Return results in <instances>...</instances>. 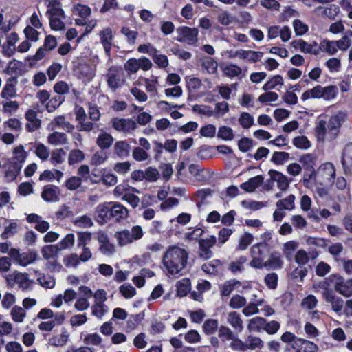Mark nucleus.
<instances>
[{
  "label": "nucleus",
  "mask_w": 352,
  "mask_h": 352,
  "mask_svg": "<svg viewBox=\"0 0 352 352\" xmlns=\"http://www.w3.org/2000/svg\"><path fill=\"white\" fill-rule=\"evenodd\" d=\"M227 322L236 333L243 331L244 328L243 322L239 313L236 311L229 312L227 316Z\"/></svg>",
  "instance_id": "4468645a"
},
{
  "label": "nucleus",
  "mask_w": 352,
  "mask_h": 352,
  "mask_svg": "<svg viewBox=\"0 0 352 352\" xmlns=\"http://www.w3.org/2000/svg\"><path fill=\"white\" fill-rule=\"evenodd\" d=\"M113 141L114 139L111 134L102 131L97 138L96 144L102 150H106L112 146Z\"/></svg>",
  "instance_id": "cd10ccee"
},
{
  "label": "nucleus",
  "mask_w": 352,
  "mask_h": 352,
  "mask_svg": "<svg viewBox=\"0 0 352 352\" xmlns=\"http://www.w3.org/2000/svg\"><path fill=\"white\" fill-rule=\"evenodd\" d=\"M247 349L250 350H255L256 349H261L263 346V342L261 339L256 336H248L245 339Z\"/></svg>",
  "instance_id": "a19ab883"
},
{
  "label": "nucleus",
  "mask_w": 352,
  "mask_h": 352,
  "mask_svg": "<svg viewBox=\"0 0 352 352\" xmlns=\"http://www.w3.org/2000/svg\"><path fill=\"white\" fill-rule=\"evenodd\" d=\"M91 311L94 316L102 318L109 311V308L104 304L94 303L91 307Z\"/></svg>",
  "instance_id": "5fc2aeb1"
},
{
  "label": "nucleus",
  "mask_w": 352,
  "mask_h": 352,
  "mask_svg": "<svg viewBox=\"0 0 352 352\" xmlns=\"http://www.w3.org/2000/svg\"><path fill=\"white\" fill-rule=\"evenodd\" d=\"M271 252L270 245L265 243H258L253 245L250 248L252 260L250 265L255 269H262L264 265L265 258Z\"/></svg>",
  "instance_id": "f03ea898"
},
{
  "label": "nucleus",
  "mask_w": 352,
  "mask_h": 352,
  "mask_svg": "<svg viewBox=\"0 0 352 352\" xmlns=\"http://www.w3.org/2000/svg\"><path fill=\"white\" fill-rule=\"evenodd\" d=\"M292 348L295 352H317L318 346L313 342L298 338L292 344Z\"/></svg>",
  "instance_id": "f8f14e48"
},
{
  "label": "nucleus",
  "mask_w": 352,
  "mask_h": 352,
  "mask_svg": "<svg viewBox=\"0 0 352 352\" xmlns=\"http://www.w3.org/2000/svg\"><path fill=\"white\" fill-rule=\"evenodd\" d=\"M60 191L57 186L47 185L41 193L42 199L47 202H56L59 200Z\"/></svg>",
  "instance_id": "ddd939ff"
},
{
  "label": "nucleus",
  "mask_w": 352,
  "mask_h": 352,
  "mask_svg": "<svg viewBox=\"0 0 352 352\" xmlns=\"http://www.w3.org/2000/svg\"><path fill=\"white\" fill-rule=\"evenodd\" d=\"M294 201L295 196L293 195H289L285 199L278 201L276 203V206L279 210H292L294 208Z\"/></svg>",
  "instance_id": "4c0bfd02"
},
{
  "label": "nucleus",
  "mask_w": 352,
  "mask_h": 352,
  "mask_svg": "<svg viewBox=\"0 0 352 352\" xmlns=\"http://www.w3.org/2000/svg\"><path fill=\"white\" fill-rule=\"evenodd\" d=\"M85 159V154L81 150L74 149L72 150L68 156V163L69 165H73L81 162Z\"/></svg>",
  "instance_id": "c03bdc74"
},
{
  "label": "nucleus",
  "mask_w": 352,
  "mask_h": 352,
  "mask_svg": "<svg viewBox=\"0 0 352 352\" xmlns=\"http://www.w3.org/2000/svg\"><path fill=\"white\" fill-rule=\"evenodd\" d=\"M310 98H323L324 100L330 99V87H323L317 85L311 89L304 92L301 96V100H307Z\"/></svg>",
  "instance_id": "6e6552de"
},
{
  "label": "nucleus",
  "mask_w": 352,
  "mask_h": 352,
  "mask_svg": "<svg viewBox=\"0 0 352 352\" xmlns=\"http://www.w3.org/2000/svg\"><path fill=\"white\" fill-rule=\"evenodd\" d=\"M83 342L86 345L98 346L102 342L100 336L96 333L85 335Z\"/></svg>",
  "instance_id": "0e129e2a"
},
{
  "label": "nucleus",
  "mask_w": 352,
  "mask_h": 352,
  "mask_svg": "<svg viewBox=\"0 0 352 352\" xmlns=\"http://www.w3.org/2000/svg\"><path fill=\"white\" fill-rule=\"evenodd\" d=\"M342 163L344 171L352 173V143L346 145L342 153Z\"/></svg>",
  "instance_id": "412c9836"
},
{
  "label": "nucleus",
  "mask_w": 352,
  "mask_h": 352,
  "mask_svg": "<svg viewBox=\"0 0 352 352\" xmlns=\"http://www.w3.org/2000/svg\"><path fill=\"white\" fill-rule=\"evenodd\" d=\"M289 158V153L283 151H275L273 153L271 161L276 164H283Z\"/></svg>",
  "instance_id": "8fccbe9b"
},
{
  "label": "nucleus",
  "mask_w": 352,
  "mask_h": 352,
  "mask_svg": "<svg viewBox=\"0 0 352 352\" xmlns=\"http://www.w3.org/2000/svg\"><path fill=\"white\" fill-rule=\"evenodd\" d=\"M122 72L116 68L111 67L107 75V85L109 87L115 91L120 87L122 84Z\"/></svg>",
  "instance_id": "9b49d317"
},
{
  "label": "nucleus",
  "mask_w": 352,
  "mask_h": 352,
  "mask_svg": "<svg viewBox=\"0 0 352 352\" xmlns=\"http://www.w3.org/2000/svg\"><path fill=\"white\" fill-rule=\"evenodd\" d=\"M283 84V79L280 75H276L269 80L263 86V90L267 91L274 89L277 85H282Z\"/></svg>",
  "instance_id": "603ef678"
},
{
  "label": "nucleus",
  "mask_w": 352,
  "mask_h": 352,
  "mask_svg": "<svg viewBox=\"0 0 352 352\" xmlns=\"http://www.w3.org/2000/svg\"><path fill=\"white\" fill-rule=\"evenodd\" d=\"M37 257V254L33 252H23L19 256L17 263L21 266H27L32 263Z\"/></svg>",
  "instance_id": "e433bc0d"
},
{
  "label": "nucleus",
  "mask_w": 352,
  "mask_h": 352,
  "mask_svg": "<svg viewBox=\"0 0 352 352\" xmlns=\"http://www.w3.org/2000/svg\"><path fill=\"white\" fill-rule=\"evenodd\" d=\"M74 223L76 226L82 228H91L93 225V221L88 215L79 216L75 218Z\"/></svg>",
  "instance_id": "09e8293b"
},
{
  "label": "nucleus",
  "mask_w": 352,
  "mask_h": 352,
  "mask_svg": "<svg viewBox=\"0 0 352 352\" xmlns=\"http://www.w3.org/2000/svg\"><path fill=\"white\" fill-rule=\"evenodd\" d=\"M73 14L81 18L87 19L90 16L91 10L89 7L82 4H77L73 8Z\"/></svg>",
  "instance_id": "37998d69"
},
{
  "label": "nucleus",
  "mask_w": 352,
  "mask_h": 352,
  "mask_svg": "<svg viewBox=\"0 0 352 352\" xmlns=\"http://www.w3.org/2000/svg\"><path fill=\"white\" fill-rule=\"evenodd\" d=\"M65 152L63 148L54 150L51 153L50 162L54 166L60 164L64 162Z\"/></svg>",
  "instance_id": "de8ad7c7"
},
{
  "label": "nucleus",
  "mask_w": 352,
  "mask_h": 352,
  "mask_svg": "<svg viewBox=\"0 0 352 352\" xmlns=\"http://www.w3.org/2000/svg\"><path fill=\"white\" fill-rule=\"evenodd\" d=\"M219 322L215 319H208L206 320L203 324V329L204 332L210 335L214 333L218 329Z\"/></svg>",
  "instance_id": "680f3d73"
},
{
  "label": "nucleus",
  "mask_w": 352,
  "mask_h": 352,
  "mask_svg": "<svg viewBox=\"0 0 352 352\" xmlns=\"http://www.w3.org/2000/svg\"><path fill=\"white\" fill-rule=\"evenodd\" d=\"M131 237V232L128 230H123L115 234V238L120 246H124L131 243L133 241Z\"/></svg>",
  "instance_id": "72a5a7b5"
},
{
  "label": "nucleus",
  "mask_w": 352,
  "mask_h": 352,
  "mask_svg": "<svg viewBox=\"0 0 352 352\" xmlns=\"http://www.w3.org/2000/svg\"><path fill=\"white\" fill-rule=\"evenodd\" d=\"M269 175H270L271 179L277 183V186L280 190H285L287 189L291 180H289L285 175L274 170H270Z\"/></svg>",
  "instance_id": "a211bd4d"
},
{
  "label": "nucleus",
  "mask_w": 352,
  "mask_h": 352,
  "mask_svg": "<svg viewBox=\"0 0 352 352\" xmlns=\"http://www.w3.org/2000/svg\"><path fill=\"white\" fill-rule=\"evenodd\" d=\"M65 100V97L60 95H56L52 97L46 104V109L48 112H53L58 108Z\"/></svg>",
  "instance_id": "79ce46f5"
},
{
  "label": "nucleus",
  "mask_w": 352,
  "mask_h": 352,
  "mask_svg": "<svg viewBox=\"0 0 352 352\" xmlns=\"http://www.w3.org/2000/svg\"><path fill=\"white\" fill-rule=\"evenodd\" d=\"M188 253L184 248L174 245L170 247L163 256V265L172 275L180 273L187 265Z\"/></svg>",
  "instance_id": "f257e3e1"
},
{
  "label": "nucleus",
  "mask_w": 352,
  "mask_h": 352,
  "mask_svg": "<svg viewBox=\"0 0 352 352\" xmlns=\"http://www.w3.org/2000/svg\"><path fill=\"white\" fill-rule=\"evenodd\" d=\"M25 118L28 120L26 129L28 131H34L41 126V121L37 118V113L34 110L29 109L25 113Z\"/></svg>",
  "instance_id": "f3484780"
},
{
  "label": "nucleus",
  "mask_w": 352,
  "mask_h": 352,
  "mask_svg": "<svg viewBox=\"0 0 352 352\" xmlns=\"http://www.w3.org/2000/svg\"><path fill=\"white\" fill-rule=\"evenodd\" d=\"M49 14L50 25L52 30L61 31L65 29V23L62 21L64 18V11L62 8L53 6L47 10Z\"/></svg>",
  "instance_id": "20e7f679"
},
{
  "label": "nucleus",
  "mask_w": 352,
  "mask_h": 352,
  "mask_svg": "<svg viewBox=\"0 0 352 352\" xmlns=\"http://www.w3.org/2000/svg\"><path fill=\"white\" fill-rule=\"evenodd\" d=\"M218 335L221 340L224 342L235 339L236 336L234 332L228 327L223 325L219 327Z\"/></svg>",
  "instance_id": "864d4df0"
},
{
  "label": "nucleus",
  "mask_w": 352,
  "mask_h": 352,
  "mask_svg": "<svg viewBox=\"0 0 352 352\" xmlns=\"http://www.w3.org/2000/svg\"><path fill=\"white\" fill-rule=\"evenodd\" d=\"M330 124V118L327 115H320L315 128V135L319 142H324L327 133V129Z\"/></svg>",
  "instance_id": "1a4fd4ad"
},
{
  "label": "nucleus",
  "mask_w": 352,
  "mask_h": 352,
  "mask_svg": "<svg viewBox=\"0 0 352 352\" xmlns=\"http://www.w3.org/2000/svg\"><path fill=\"white\" fill-rule=\"evenodd\" d=\"M263 179L262 175L255 176L249 179L248 182L242 183L241 188L246 192H252L263 184Z\"/></svg>",
  "instance_id": "393cba45"
},
{
  "label": "nucleus",
  "mask_w": 352,
  "mask_h": 352,
  "mask_svg": "<svg viewBox=\"0 0 352 352\" xmlns=\"http://www.w3.org/2000/svg\"><path fill=\"white\" fill-rule=\"evenodd\" d=\"M35 153L42 161H45L49 158L50 148L43 144L38 143L36 146Z\"/></svg>",
  "instance_id": "052dcab7"
},
{
  "label": "nucleus",
  "mask_w": 352,
  "mask_h": 352,
  "mask_svg": "<svg viewBox=\"0 0 352 352\" xmlns=\"http://www.w3.org/2000/svg\"><path fill=\"white\" fill-rule=\"evenodd\" d=\"M331 283L339 294L345 297L352 295V279L345 280L344 278L337 276L331 277Z\"/></svg>",
  "instance_id": "423d86ee"
},
{
  "label": "nucleus",
  "mask_w": 352,
  "mask_h": 352,
  "mask_svg": "<svg viewBox=\"0 0 352 352\" xmlns=\"http://www.w3.org/2000/svg\"><path fill=\"white\" fill-rule=\"evenodd\" d=\"M239 124L244 129H248L254 124V117L247 112H242L238 119Z\"/></svg>",
  "instance_id": "f704fd0d"
},
{
  "label": "nucleus",
  "mask_w": 352,
  "mask_h": 352,
  "mask_svg": "<svg viewBox=\"0 0 352 352\" xmlns=\"http://www.w3.org/2000/svg\"><path fill=\"white\" fill-rule=\"evenodd\" d=\"M47 142L55 146H63L68 144V139L65 133L54 131L48 135Z\"/></svg>",
  "instance_id": "5701e85b"
},
{
  "label": "nucleus",
  "mask_w": 352,
  "mask_h": 352,
  "mask_svg": "<svg viewBox=\"0 0 352 352\" xmlns=\"http://www.w3.org/2000/svg\"><path fill=\"white\" fill-rule=\"evenodd\" d=\"M131 146L126 141H117L114 144V152L120 158H126L129 155Z\"/></svg>",
  "instance_id": "c756f323"
},
{
  "label": "nucleus",
  "mask_w": 352,
  "mask_h": 352,
  "mask_svg": "<svg viewBox=\"0 0 352 352\" xmlns=\"http://www.w3.org/2000/svg\"><path fill=\"white\" fill-rule=\"evenodd\" d=\"M298 243L294 241H290L284 244L283 252L288 260H291L298 247Z\"/></svg>",
  "instance_id": "e2e57ef3"
},
{
  "label": "nucleus",
  "mask_w": 352,
  "mask_h": 352,
  "mask_svg": "<svg viewBox=\"0 0 352 352\" xmlns=\"http://www.w3.org/2000/svg\"><path fill=\"white\" fill-rule=\"evenodd\" d=\"M60 251L58 246L56 245H46L42 250L43 256L46 259H50L56 256Z\"/></svg>",
  "instance_id": "bf43d9fd"
},
{
  "label": "nucleus",
  "mask_w": 352,
  "mask_h": 352,
  "mask_svg": "<svg viewBox=\"0 0 352 352\" xmlns=\"http://www.w3.org/2000/svg\"><path fill=\"white\" fill-rule=\"evenodd\" d=\"M52 129L59 128L65 130L67 133H72L74 129V126L66 120L63 116L56 117L50 123Z\"/></svg>",
  "instance_id": "4be33fe9"
},
{
  "label": "nucleus",
  "mask_w": 352,
  "mask_h": 352,
  "mask_svg": "<svg viewBox=\"0 0 352 352\" xmlns=\"http://www.w3.org/2000/svg\"><path fill=\"white\" fill-rule=\"evenodd\" d=\"M351 43V38L346 35H344L341 39L337 41L335 43L331 42V55H333L336 51L334 45H336L338 49L344 51L349 47Z\"/></svg>",
  "instance_id": "58836bf2"
},
{
  "label": "nucleus",
  "mask_w": 352,
  "mask_h": 352,
  "mask_svg": "<svg viewBox=\"0 0 352 352\" xmlns=\"http://www.w3.org/2000/svg\"><path fill=\"white\" fill-rule=\"evenodd\" d=\"M221 265V261L217 259L207 262L202 265V270L207 274H214L217 273Z\"/></svg>",
  "instance_id": "49530a36"
},
{
  "label": "nucleus",
  "mask_w": 352,
  "mask_h": 352,
  "mask_svg": "<svg viewBox=\"0 0 352 352\" xmlns=\"http://www.w3.org/2000/svg\"><path fill=\"white\" fill-rule=\"evenodd\" d=\"M10 314L13 321L19 323L23 322L26 316L25 309L17 305H15L12 308Z\"/></svg>",
  "instance_id": "ea45409f"
},
{
  "label": "nucleus",
  "mask_w": 352,
  "mask_h": 352,
  "mask_svg": "<svg viewBox=\"0 0 352 352\" xmlns=\"http://www.w3.org/2000/svg\"><path fill=\"white\" fill-rule=\"evenodd\" d=\"M346 114L343 111H338L331 116V134L336 131V135L338 133L342 124L345 122Z\"/></svg>",
  "instance_id": "a878e982"
},
{
  "label": "nucleus",
  "mask_w": 352,
  "mask_h": 352,
  "mask_svg": "<svg viewBox=\"0 0 352 352\" xmlns=\"http://www.w3.org/2000/svg\"><path fill=\"white\" fill-rule=\"evenodd\" d=\"M27 157V153L22 145L15 147L13 150V157L10 162L23 167Z\"/></svg>",
  "instance_id": "c85d7f7f"
},
{
  "label": "nucleus",
  "mask_w": 352,
  "mask_h": 352,
  "mask_svg": "<svg viewBox=\"0 0 352 352\" xmlns=\"http://www.w3.org/2000/svg\"><path fill=\"white\" fill-rule=\"evenodd\" d=\"M91 241V233L89 232H80L77 234V247L78 248L87 247Z\"/></svg>",
  "instance_id": "a18cd8bd"
},
{
  "label": "nucleus",
  "mask_w": 352,
  "mask_h": 352,
  "mask_svg": "<svg viewBox=\"0 0 352 352\" xmlns=\"http://www.w3.org/2000/svg\"><path fill=\"white\" fill-rule=\"evenodd\" d=\"M177 294L183 297L187 295L190 289V281L188 278H183L177 283Z\"/></svg>",
  "instance_id": "c9c22d12"
},
{
  "label": "nucleus",
  "mask_w": 352,
  "mask_h": 352,
  "mask_svg": "<svg viewBox=\"0 0 352 352\" xmlns=\"http://www.w3.org/2000/svg\"><path fill=\"white\" fill-rule=\"evenodd\" d=\"M100 41L104 47L105 54L107 56H110L112 45V30L107 28L100 33Z\"/></svg>",
  "instance_id": "aec40b11"
},
{
  "label": "nucleus",
  "mask_w": 352,
  "mask_h": 352,
  "mask_svg": "<svg viewBox=\"0 0 352 352\" xmlns=\"http://www.w3.org/2000/svg\"><path fill=\"white\" fill-rule=\"evenodd\" d=\"M38 281L43 287L47 289H52L56 285L54 278L48 274H43L38 278Z\"/></svg>",
  "instance_id": "69168bd1"
},
{
  "label": "nucleus",
  "mask_w": 352,
  "mask_h": 352,
  "mask_svg": "<svg viewBox=\"0 0 352 352\" xmlns=\"http://www.w3.org/2000/svg\"><path fill=\"white\" fill-rule=\"evenodd\" d=\"M7 282L11 286L17 285L19 288L22 290L28 289L32 285V281L29 279L28 274L20 272L9 274L7 276Z\"/></svg>",
  "instance_id": "0eeeda50"
},
{
  "label": "nucleus",
  "mask_w": 352,
  "mask_h": 352,
  "mask_svg": "<svg viewBox=\"0 0 352 352\" xmlns=\"http://www.w3.org/2000/svg\"><path fill=\"white\" fill-rule=\"evenodd\" d=\"M111 204L112 202H106L97 206L96 212L98 222L102 223L111 220Z\"/></svg>",
  "instance_id": "2eb2a0df"
},
{
  "label": "nucleus",
  "mask_w": 352,
  "mask_h": 352,
  "mask_svg": "<svg viewBox=\"0 0 352 352\" xmlns=\"http://www.w3.org/2000/svg\"><path fill=\"white\" fill-rule=\"evenodd\" d=\"M1 104L2 105V112L8 116L16 113L19 108V102L16 100H12V99L2 100Z\"/></svg>",
  "instance_id": "7c9ffc66"
},
{
  "label": "nucleus",
  "mask_w": 352,
  "mask_h": 352,
  "mask_svg": "<svg viewBox=\"0 0 352 352\" xmlns=\"http://www.w3.org/2000/svg\"><path fill=\"white\" fill-rule=\"evenodd\" d=\"M253 235L249 232H245L239 239L238 248L240 250H245L253 241Z\"/></svg>",
  "instance_id": "338daca9"
},
{
  "label": "nucleus",
  "mask_w": 352,
  "mask_h": 352,
  "mask_svg": "<svg viewBox=\"0 0 352 352\" xmlns=\"http://www.w3.org/2000/svg\"><path fill=\"white\" fill-rule=\"evenodd\" d=\"M177 34V41L187 43L190 45H197L198 41V30L187 26H181L176 30Z\"/></svg>",
  "instance_id": "7ed1b4c3"
},
{
  "label": "nucleus",
  "mask_w": 352,
  "mask_h": 352,
  "mask_svg": "<svg viewBox=\"0 0 352 352\" xmlns=\"http://www.w3.org/2000/svg\"><path fill=\"white\" fill-rule=\"evenodd\" d=\"M204 69L210 74L216 73L218 67L217 62L210 56H204L200 59Z\"/></svg>",
  "instance_id": "2f4dec72"
},
{
  "label": "nucleus",
  "mask_w": 352,
  "mask_h": 352,
  "mask_svg": "<svg viewBox=\"0 0 352 352\" xmlns=\"http://www.w3.org/2000/svg\"><path fill=\"white\" fill-rule=\"evenodd\" d=\"M217 137L225 141L232 140L234 138L233 130L229 126H221L219 128Z\"/></svg>",
  "instance_id": "3c124183"
},
{
  "label": "nucleus",
  "mask_w": 352,
  "mask_h": 352,
  "mask_svg": "<svg viewBox=\"0 0 352 352\" xmlns=\"http://www.w3.org/2000/svg\"><path fill=\"white\" fill-rule=\"evenodd\" d=\"M283 266V261L279 253L273 252L270 253V258L264 262L263 267L269 270H278Z\"/></svg>",
  "instance_id": "b1692460"
},
{
  "label": "nucleus",
  "mask_w": 352,
  "mask_h": 352,
  "mask_svg": "<svg viewBox=\"0 0 352 352\" xmlns=\"http://www.w3.org/2000/svg\"><path fill=\"white\" fill-rule=\"evenodd\" d=\"M236 56L241 59H245L250 62L256 63L263 58V53L257 51L240 50L236 52Z\"/></svg>",
  "instance_id": "6ab92c4d"
},
{
  "label": "nucleus",
  "mask_w": 352,
  "mask_h": 352,
  "mask_svg": "<svg viewBox=\"0 0 352 352\" xmlns=\"http://www.w3.org/2000/svg\"><path fill=\"white\" fill-rule=\"evenodd\" d=\"M293 144L300 149H308L311 147V144L308 138L305 136H298L293 139Z\"/></svg>",
  "instance_id": "13d9d810"
},
{
  "label": "nucleus",
  "mask_w": 352,
  "mask_h": 352,
  "mask_svg": "<svg viewBox=\"0 0 352 352\" xmlns=\"http://www.w3.org/2000/svg\"><path fill=\"white\" fill-rule=\"evenodd\" d=\"M5 177L6 181L12 182L20 173L22 167L9 161L8 163L5 166Z\"/></svg>",
  "instance_id": "bb28decb"
},
{
  "label": "nucleus",
  "mask_w": 352,
  "mask_h": 352,
  "mask_svg": "<svg viewBox=\"0 0 352 352\" xmlns=\"http://www.w3.org/2000/svg\"><path fill=\"white\" fill-rule=\"evenodd\" d=\"M128 216V210L126 207L119 203L113 204L111 206V219L116 221H120Z\"/></svg>",
  "instance_id": "dca6fc26"
},
{
  "label": "nucleus",
  "mask_w": 352,
  "mask_h": 352,
  "mask_svg": "<svg viewBox=\"0 0 352 352\" xmlns=\"http://www.w3.org/2000/svg\"><path fill=\"white\" fill-rule=\"evenodd\" d=\"M16 85L17 80L16 78H9L1 91L0 96L1 100L12 99L16 97L17 95L16 89Z\"/></svg>",
  "instance_id": "9d476101"
},
{
  "label": "nucleus",
  "mask_w": 352,
  "mask_h": 352,
  "mask_svg": "<svg viewBox=\"0 0 352 352\" xmlns=\"http://www.w3.org/2000/svg\"><path fill=\"white\" fill-rule=\"evenodd\" d=\"M119 292L125 298H131L136 294V289L130 283H124L119 287Z\"/></svg>",
  "instance_id": "4d7b16f0"
},
{
  "label": "nucleus",
  "mask_w": 352,
  "mask_h": 352,
  "mask_svg": "<svg viewBox=\"0 0 352 352\" xmlns=\"http://www.w3.org/2000/svg\"><path fill=\"white\" fill-rule=\"evenodd\" d=\"M240 285L241 283L236 280H231L226 282L221 289V294L224 296H229L232 291L234 289H237Z\"/></svg>",
  "instance_id": "6e6d98bb"
},
{
  "label": "nucleus",
  "mask_w": 352,
  "mask_h": 352,
  "mask_svg": "<svg viewBox=\"0 0 352 352\" xmlns=\"http://www.w3.org/2000/svg\"><path fill=\"white\" fill-rule=\"evenodd\" d=\"M132 156L135 161L143 162L148 159L149 155L141 147H135L133 151Z\"/></svg>",
  "instance_id": "774afa93"
},
{
  "label": "nucleus",
  "mask_w": 352,
  "mask_h": 352,
  "mask_svg": "<svg viewBox=\"0 0 352 352\" xmlns=\"http://www.w3.org/2000/svg\"><path fill=\"white\" fill-rule=\"evenodd\" d=\"M265 319L261 317H255L249 320L248 329L250 332H261L264 330Z\"/></svg>",
  "instance_id": "473e14b6"
},
{
  "label": "nucleus",
  "mask_w": 352,
  "mask_h": 352,
  "mask_svg": "<svg viewBox=\"0 0 352 352\" xmlns=\"http://www.w3.org/2000/svg\"><path fill=\"white\" fill-rule=\"evenodd\" d=\"M111 123L115 130L124 134H131L137 128V123L131 118H115Z\"/></svg>",
  "instance_id": "39448f33"
}]
</instances>
